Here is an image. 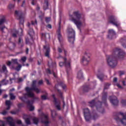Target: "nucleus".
Segmentation results:
<instances>
[{"label":"nucleus","instance_id":"nucleus-1","mask_svg":"<svg viewBox=\"0 0 126 126\" xmlns=\"http://www.w3.org/2000/svg\"><path fill=\"white\" fill-rule=\"evenodd\" d=\"M126 56V53L120 48H116L113 50L112 54L106 58L107 63L109 66L114 68L118 64V59H123Z\"/></svg>","mask_w":126,"mask_h":126},{"label":"nucleus","instance_id":"nucleus-2","mask_svg":"<svg viewBox=\"0 0 126 126\" xmlns=\"http://www.w3.org/2000/svg\"><path fill=\"white\" fill-rule=\"evenodd\" d=\"M37 83V80H34L32 81V87L30 88L29 87H27L26 88V91L27 93L25 94L28 97H30L31 98H34V96L35 95L31 91H35L36 94H39L40 93V89L36 86V84Z\"/></svg>","mask_w":126,"mask_h":126},{"label":"nucleus","instance_id":"nucleus-3","mask_svg":"<svg viewBox=\"0 0 126 126\" xmlns=\"http://www.w3.org/2000/svg\"><path fill=\"white\" fill-rule=\"evenodd\" d=\"M64 61L63 62H60L59 63L60 66H63V65L66 68V72L67 75L68 82L69 83H71L72 82V78L68 74V71L70 70L71 66H70V63H71V61L70 60H67V59L65 57L63 58Z\"/></svg>","mask_w":126,"mask_h":126},{"label":"nucleus","instance_id":"nucleus-4","mask_svg":"<svg viewBox=\"0 0 126 126\" xmlns=\"http://www.w3.org/2000/svg\"><path fill=\"white\" fill-rule=\"evenodd\" d=\"M73 14L76 18H74L72 15H70V17L72 18L71 21L76 25L77 28L81 30V26H82V23L80 21L81 18V14H79V11L73 12Z\"/></svg>","mask_w":126,"mask_h":126},{"label":"nucleus","instance_id":"nucleus-5","mask_svg":"<svg viewBox=\"0 0 126 126\" xmlns=\"http://www.w3.org/2000/svg\"><path fill=\"white\" fill-rule=\"evenodd\" d=\"M84 116L86 122H90L92 117L94 120H97V118L99 117V116L96 113L95 111H93V115L91 116L90 110L87 108L84 109Z\"/></svg>","mask_w":126,"mask_h":126},{"label":"nucleus","instance_id":"nucleus-6","mask_svg":"<svg viewBox=\"0 0 126 126\" xmlns=\"http://www.w3.org/2000/svg\"><path fill=\"white\" fill-rule=\"evenodd\" d=\"M114 120L117 122V124L121 123L122 125L126 124V112H122L115 113L114 114Z\"/></svg>","mask_w":126,"mask_h":126},{"label":"nucleus","instance_id":"nucleus-7","mask_svg":"<svg viewBox=\"0 0 126 126\" xmlns=\"http://www.w3.org/2000/svg\"><path fill=\"white\" fill-rule=\"evenodd\" d=\"M89 104L90 105V107L92 108H94V107H95L96 108L97 111L99 112V113H101V114H104L105 112V110L104 108L102 107V102L100 101H98L96 103H95V99H93L91 101L89 102Z\"/></svg>","mask_w":126,"mask_h":126},{"label":"nucleus","instance_id":"nucleus-8","mask_svg":"<svg viewBox=\"0 0 126 126\" xmlns=\"http://www.w3.org/2000/svg\"><path fill=\"white\" fill-rule=\"evenodd\" d=\"M67 32L68 33V42L73 45L74 44V41H75V31L72 29L68 28L67 29Z\"/></svg>","mask_w":126,"mask_h":126},{"label":"nucleus","instance_id":"nucleus-9","mask_svg":"<svg viewBox=\"0 0 126 126\" xmlns=\"http://www.w3.org/2000/svg\"><path fill=\"white\" fill-rule=\"evenodd\" d=\"M43 51L45 52V57H46V58L49 59V60L48 62V64H52V63H53V61L50 56V53H51V49L50 48V46H48V45H43Z\"/></svg>","mask_w":126,"mask_h":126},{"label":"nucleus","instance_id":"nucleus-10","mask_svg":"<svg viewBox=\"0 0 126 126\" xmlns=\"http://www.w3.org/2000/svg\"><path fill=\"white\" fill-rule=\"evenodd\" d=\"M15 15L18 16V20H19L20 25H22L23 27L24 26V19L25 18V16H24V14L21 11L16 10L15 11Z\"/></svg>","mask_w":126,"mask_h":126},{"label":"nucleus","instance_id":"nucleus-11","mask_svg":"<svg viewBox=\"0 0 126 126\" xmlns=\"http://www.w3.org/2000/svg\"><path fill=\"white\" fill-rule=\"evenodd\" d=\"M91 54L90 53H85L84 56L83 57L82 59V63L83 65H88L90 62V58Z\"/></svg>","mask_w":126,"mask_h":126},{"label":"nucleus","instance_id":"nucleus-12","mask_svg":"<svg viewBox=\"0 0 126 126\" xmlns=\"http://www.w3.org/2000/svg\"><path fill=\"white\" fill-rule=\"evenodd\" d=\"M108 23L114 25L116 27H119L120 26V23L117 20V18L113 15L110 16L108 18Z\"/></svg>","mask_w":126,"mask_h":126},{"label":"nucleus","instance_id":"nucleus-13","mask_svg":"<svg viewBox=\"0 0 126 126\" xmlns=\"http://www.w3.org/2000/svg\"><path fill=\"white\" fill-rule=\"evenodd\" d=\"M19 98L20 100H21V101L24 103H26L28 104V106H29L30 107L33 105V103H34V100L38 99V97H35L33 99L26 101L25 100H27V97H26V96L19 97Z\"/></svg>","mask_w":126,"mask_h":126},{"label":"nucleus","instance_id":"nucleus-14","mask_svg":"<svg viewBox=\"0 0 126 126\" xmlns=\"http://www.w3.org/2000/svg\"><path fill=\"white\" fill-rule=\"evenodd\" d=\"M110 101L113 105V106H118L119 105V100L116 96H110Z\"/></svg>","mask_w":126,"mask_h":126},{"label":"nucleus","instance_id":"nucleus-15","mask_svg":"<svg viewBox=\"0 0 126 126\" xmlns=\"http://www.w3.org/2000/svg\"><path fill=\"white\" fill-rule=\"evenodd\" d=\"M52 97L54 99L53 102L55 103L56 108L58 111H61V110H62L61 108V102L58 101V99L56 98V95L53 94Z\"/></svg>","mask_w":126,"mask_h":126},{"label":"nucleus","instance_id":"nucleus-16","mask_svg":"<svg viewBox=\"0 0 126 126\" xmlns=\"http://www.w3.org/2000/svg\"><path fill=\"white\" fill-rule=\"evenodd\" d=\"M83 93H87L90 91L91 88L89 85H84L81 88Z\"/></svg>","mask_w":126,"mask_h":126},{"label":"nucleus","instance_id":"nucleus-17","mask_svg":"<svg viewBox=\"0 0 126 126\" xmlns=\"http://www.w3.org/2000/svg\"><path fill=\"white\" fill-rule=\"evenodd\" d=\"M96 76L97 78H98V79L101 81V82H103V79H104V77H105V75H104V73L100 71H98V73L96 74Z\"/></svg>","mask_w":126,"mask_h":126},{"label":"nucleus","instance_id":"nucleus-18","mask_svg":"<svg viewBox=\"0 0 126 126\" xmlns=\"http://www.w3.org/2000/svg\"><path fill=\"white\" fill-rule=\"evenodd\" d=\"M108 96V93L107 92H103L102 94V100L103 103H104L107 106V97Z\"/></svg>","mask_w":126,"mask_h":126},{"label":"nucleus","instance_id":"nucleus-19","mask_svg":"<svg viewBox=\"0 0 126 126\" xmlns=\"http://www.w3.org/2000/svg\"><path fill=\"white\" fill-rule=\"evenodd\" d=\"M7 123L10 126H15V123L13 122V119L11 117L6 118Z\"/></svg>","mask_w":126,"mask_h":126},{"label":"nucleus","instance_id":"nucleus-20","mask_svg":"<svg viewBox=\"0 0 126 126\" xmlns=\"http://www.w3.org/2000/svg\"><path fill=\"white\" fill-rule=\"evenodd\" d=\"M116 35V32L113 30H109L108 31V35L107 37L108 39H113V37Z\"/></svg>","mask_w":126,"mask_h":126},{"label":"nucleus","instance_id":"nucleus-21","mask_svg":"<svg viewBox=\"0 0 126 126\" xmlns=\"http://www.w3.org/2000/svg\"><path fill=\"white\" fill-rule=\"evenodd\" d=\"M57 34L58 35V39L59 42L61 43L62 40L63 39V36L62 35V33L61 32V27H59V28L57 30Z\"/></svg>","mask_w":126,"mask_h":126},{"label":"nucleus","instance_id":"nucleus-22","mask_svg":"<svg viewBox=\"0 0 126 126\" xmlns=\"http://www.w3.org/2000/svg\"><path fill=\"white\" fill-rule=\"evenodd\" d=\"M121 43H122V46L124 48H126V36H125L123 38H122L120 40Z\"/></svg>","mask_w":126,"mask_h":126},{"label":"nucleus","instance_id":"nucleus-23","mask_svg":"<svg viewBox=\"0 0 126 126\" xmlns=\"http://www.w3.org/2000/svg\"><path fill=\"white\" fill-rule=\"evenodd\" d=\"M77 77L79 79H81V78H83V74L82 73L81 70L79 71V72H78Z\"/></svg>","mask_w":126,"mask_h":126},{"label":"nucleus","instance_id":"nucleus-24","mask_svg":"<svg viewBox=\"0 0 126 126\" xmlns=\"http://www.w3.org/2000/svg\"><path fill=\"white\" fill-rule=\"evenodd\" d=\"M58 115L57 111L56 110H51V117L53 119H55V117Z\"/></svg>","mask_w":126,"mask_h":126},{"label":"nucleus","instance_id":"nucleus-25","mask_svg":"<svg viewBox=\"0 0 126 126\" xmlns=\"http://www.w3.org/2000/svg\"><path fill=\"white\" fill-rule=\"evenodd\" d=\"M6 106H7L6 110H8L10 109V105H11V102L10 100H6L5 101Z\"/></svg>","mask_w":126,"mask_h":126},{"label":"nucleus","instance_id":"nucleus-26","mask_svg":"<svg viewBox=\"0 0 126 126\" xmlns=\"http://www.w3.org/2000/svg\"><path fill=\"white\" fill-rule=\"evenodd\" d=\"M44 3H45L46 5L43 6V9L44 10H46V9H48L49 7V2L48 1V0H45L44 1Z\"/></svg>","mask_w":126,"mask_h":126},{"label":"nucleus","instance_id":"nucleus-27","mask_svg":"<svg viewBox=\"0 0 126 126\" xmlns=\"http://www.w3.org/2000/svg\"><path fill=\"white\" fill-rule=\"evenodd\" d=\"M111 86V83H105L104 84V90H106V89H109V87Z\"/></svg>","mask_w":126,"mask_h":126},{"label":"nucleus","instance_id":"nucleus-28","mask_svg":"<svg viewBox=\"0 0 126 126\" xmlns=\"http://www.w3.org/2000/svg\"><path fill=\"white\" fill-rule=\"evenodd\" d=\"M0 72H7V70L6 69V66L5 65H3L2 67V69H0Z\"/></svg>","mask_w":126,"mask_h":126},{"label":"nucleus","instance_id":"nucleus-29","mask_svg":"<svg viewBox=\"0 0 126 126\" xmlns=\"http://www.w3.org/2000/svg\"><path fill=\"white\" fill-rule=\"evenodd\" d=\"M32 122L33 124H34L35 125H38L39 123V119L37 118H33L32 119Z\"/></svg>","mask_w":126,"mask_h":126},{"label":"nucleus","instance_id":"nucleus-30","mask_svg":"<svg viewBox=\"0 0 126 126\" xmlns=\"http://www.w3.org/2000/svg\"><path fill=\"white\" fill-rule=\"evenodd\" d=\"M18 44H22L21 46V48H22L24 46V44H23V39L21 37L19 38V40H18Z\"/></svg>","mask_w":126,"mask_h":126},{"label":"nucleus","instance_id":"nucleus-31","mask_svg":"<svg viewBox=\"0 0 126 126\" xmlns=\"http://www.w3.org/2000/svg\"><path fill=\"white\" fill-rule=\"evenodd\" d=\"M4 29H7L5 26H2L0 27V30L2 32V33H5L4 32Z\"/></svg>","mask_w":126,"mask_h":126},{"label":"nucleus","instance_id":"nucleus-32","mask_svg":"<svg viewBox=\"0 0 126 126\" xmlns=\"http://www.w3.org/2000/svg\"><path fill=\"white\" fill-rule=\"evenodd\" d=\"M10 95V100H14L15 99L16 97L15 95L13 93H10L9 94Z\"/></svg>","mask_w":126,"mask_h":126},{"label":"nucleus","instance_id":"nucleus-33","mask_svg":"<svg viewBox=\"0 0 126 126\" xmlns=\"http://www.w3.org/2000/svg\"><path fill=\"white\" fill-rule=\"evenodd\" d=\"M57 92L59 94L60 97H61V99H63V93L59 89H57Z\"/></svg>","mask_w":126,"mask_h":126},{"label":"nucleus","instance_id":"nucleus-34","mask_svg":"<svg viewBox=\"0 0 126 126\" xmlns=\"http://www.w3.org/2000/svg\"><path fill=\"white\" fill-rule=\"evenodd\" d=\"M59 84L60 86L62 87L63 89H65V88H66V85H65V84H63V83L60 82Z\"/></svg>","mask_w":126,"mask_h":126},{"label":"nucleus","instance_id":"nucleus-35","mask_svg":"<svg viewBox=\"0 0 126 126\" xmlns=\"http://www.w3.org/2000/svg\"><path fill=\"white\" fill-rule=\"evenodd\" d=\"M25 123L27 125H31V121H30V118H26L25 119Z\"/></svg>","mask_w":126,"mask_h":126},{"label":"nucleus","instance_id":"nucleus-36","mask_svg":"<svg viewBox=\"0 0 126 126\" xmlns=\"http://www.w3.org/2000/svg\"><path fill=\"white\" fill-rule=\"evenodd\" d=\"M12 63L13 64H18V62L17 59H12L11 60Z\"/></svg>","mask_w":126,"mask_h":126},{"label":"nucleus","instance_id":"nucleus-37","mask_svg":"<svg viewBox=\"0 0 126 126\" xmlns=\"http://www.w3.org/2000/svg\"><path fill=\"white\" fill-rule=\"evenodd\" d=\"M21 67H22V65H21V64H18V66H17L15 68V69H16V70H17V71H19V70H20V69H21Z\"/></svg>","mask_w":126,"mask_h":126},{"label":"nucleus","instance_id":"nucleus-38","mask_svg":"<svg viewBox=\"0 0 126 126\" xmlns=\"http://www.w3.org/2000/svg\"><path fill=\"white\" fill-rule=\"evenodd\" d=\"M4 22H5V19L4 18L0 19V26L2 25V24H3Z\"/></svg>","mask_w":126,"mask_h":126},{"label":"nucleus","instance_id":"nucleus-39","mask_svg":"<svg viewBox=\"0 0 126 126\" xmlns=\"http://www.w3.org/2000/svg\"><path fill=\"white\" fill-rule=\"evenodd\" d=\"M41 122L42 124H45V126H48L50 124L48 121H42Z\"/></svg>","mask_w":126,"mask_h":126},{"label":"nucleus","instance_id":"nucleus-40","mask_svg":"<svg viewBox=\"0 0 126 126\" xmlns=\"http://www.w3.org/2000/svg\"><path fill=\"white\" fill-rule=\"evenodd\" d=\"M41 38L44 40H46L47 39V37L46 36V33H41Z\"/></svg>","mask_w":126,"mask_h":126},{"label":"nucleus","instance_id":"nucleus-41","mask_svg":"<svg viewBox=\"0 0 126 126\" xmlns=\"http://www.w3.org/2000/svg\"><path fill=\"white\" fill-rule=\"evenodd\" d=\"M17 34H18V31H16V33H12V36L14 38H16L17 37Z\"/></svg>","mask_w":126,"mask_h":126},{"label":"nucleus","instance_id":"nucleus-42","mask_svg":"<svg viewBox=\"0 0 126 126\" xmlns=\"http://www.w3.org/2000/svg\"><path fill=\"white\" fill-rule=\"evenodd\" d=\"M63 50V48L62 46L61 47H61L58 48V52H59V53H62Z\"/></svg>","mask_w":126,"mask_h":126},{"label":"nucleus","instance_id":"nucleus-43","mask_svg":"<svg viewBox=\"0 0 126 126\" xmlns=\"http://www.w3.org/2000/svg\"><path fill=\"white\" fill-rule=\"evenodd\" d=\"M45 21L46 23H49L51 21V17H46L45 18Z\"/></svg>","mask_w":126,"mask_h":126},{"label":"nucleus","instance_id":"nucleus-44","mask_svg":"<svg viewBox=\"0 0 126 126\" xmlns=\"http://www.w3.org/2000/svg\"><path fill=\"white\" fill-rule=\"evenodd\" d=\"M0 126H5V122L3 121H0Z\"/></svg>","mask_w":126,"mask_h":126},{"label":"nucleus","instance_id":"nucleus-45","mask_svg":"<svg viewBox=\"0 0 126 126\" xmlns=\"http://www.w3.org/2000/svg\"><path fill=\"white\" fill-rule=\"evenodd\" d=\"M121 103L122 104L123 106H126V100H122Z\"/></svg>","mask_w":126,"mask_h":126},{"label":"nucleus","instance_id":"nucleus-46","mask_svg":"<svg viewBox=\"0 0 126 126\" xmlns=\"http://www.w3.org/2000/svg\"><path fill=\"white\" fill-rule=\"evenodd\" d=\"M21 61H23V63H25L26 60H27V58L26 57H23L21 58Z\"/></svg>","mask_w":126,"mask_h":126},{"label":"nucleus","instance_id":"nucleus-47","mask_svg":"<svg viewBox=\"0 0 126 126\" xmlns=\"http://www.w3.org/2000/svg\"><path fill=\"white\" fill-rule=\"evenodd\" d=\"M41 97L42 100H47V97L48 96L46 95H41Z\"/></svg>","mask_w":126,"mask_h":126},{"label":"nucleus","instance_id":"nucleus-48","mask_svg":"<svg viewBox=\"0 0 126 126\" xmlns=\"http://www.w3.org/2000/svg\"><path fill=\"white\" fill-rule=\"evenodd\" d=\"M14 7V5L12 4H10L8 6V8H9V9H12V8H13Z\"/></svg>","mask_w":126,"mask_h":126},{"label":"nucleus","instance_id":"nucleus-49","mask_svg":"<svg viewBox=\"0 0 126 126\" xmlns=\"http://www.w3.org/2000/svg\"><path fill=\"white\" fill-rule=\"evenodd\" d=\"M31 26V24H30V23H29V22H28V24H27L28 27H29V28H30L31 31H33V29L30 28Z\"/></svg>","mask_w":126,"mask_h":126},{"label":"nucleus","instance_id":"nucleus-50","mask_svg":"<svg viewBox=\"0 0 126 126\" xmlns=\"http://www.w3.org/2000/svg\"><path fill=\"white\" fill-rule=\"evenodd\" d=\"M37 3V1L36 0H32V5H35Z\"/></svg>","mask_w":126,"mask_h":126},{"label":"nucleus","instance_id":"nucleus-51","mask_svg":"<svg viewBox=\"0 0 126 126\" xmlns=\"http://www.w3.org/2000/svg\"><path fill=\"white\" fill-rule=\"evenodd\" d=\"M16 123L17 125H22V122L21 120H17Z\"/></svg>","mask_w":126,"mask_h":126},{"label":"nucleus","instance_id":"nucleus-52","mask_svg":"<svg viewBox=\"0 0 126 126\" xmlns=\"http://www.w3.org/2000/svg\"><path fill=\"white\" fill-rule=\"evenodd\" d=\"M45 81L46 82V83H47V85H51V83H50V81H49V79L46 78L45 79Z\"/></svg>","mask_w":126,"mask_h":126},{"label":"nucleus","instance_id":"nucleus-53","mask_svg":"<svg viewBox=\"0 0 126 126\" xmlns=\"http://www.w3.org/2000/svg\"><path fill=\"white\" fill-rule=\"evenodd\" d=\"M30 111H31L32 112V111H34V109H35V108L34 107V106H30Z\"/></svg>","mask_w":126,"mask_h":126},{"label":"nucleus","instance_id":"nucleus-54","mask_svg":"<svg viewBox=\"0 0 126 126\" xmlns=\"http://www.w3.org/2000/svg\"><path fill=\"white\" fill-rule=\"evenodd\" d=\"M38 84L39 85H42V84H43V80H39L38 82Z\"/></svg>","mask_w":126,"mask_h":126},{"label":"nucleus","instance_id":"nucleus-55","mask_svg":"<svg viewBox=\"0 0 126 126\" xmlns=\"http://www.w3.org/2000/svg\"><path fill=\"white\" fill-rule=\"evenodd\" d=\"M117 81H118V78L117 77H114L113 79V82L116 83Z\"/></svg>","mask_w":126,"mask_h":126},{"label":"nucleus","instance_id":"nucleus-56","mask_svg":"<svg viewBox=\"0 0 126 126\" xmlns=\"http://www.w3.org/2000/svg\"><path fill=\"white\" fill-rule=\"evenodd\" d=\"M117 86L118 87V88H120L121 89H123V87L122 86L120 85V84L118 83L116 84Z\"/></svg>","mask_w":126,"mask_h":126},{"label":"nucleus","instance_id":"nucleus-57","mask_svg":"<svg viewBox=\"0 0 126 126\" xmlns=\"http://www.w3.org/2000/svg\"><path fill=\"white\" fill-rule=\"evenodd\" d=\"M44 117V119H45V120H47V121L49 120V116H48V115H45Z\"/></svg>","mask_w":126,"mask_h":126},{"label":"nucleus","instance_id":"nucleus-58","mask_svg":"<svg viewBox=\"0 0 126 126\" xmlns=\"http://www.w3.org/2000/svg\"><path fill=\"white\" fill-rule=\"evenodd\" d=\"M11 64H12V61H11V62L9 61V62H8L7 63V65H8V66L10 65Z\"/></svg>","mask_w":126,"mask_h":126},{"label":"nucleus","instance_id":"nucleus-59","mask_svg":"<svg viewBox=\"0 0 126 126\" xmlns=\"http://www.w3.org/2000/svg\"><path fill=\"white\" fill-rule=\"evenodd\" d=\"M6 114H7V111H3L2 112V115H5Z\"/></svg>","mask_w":126,"mask_h":126},{"label":"nucleus","instance_id":"nucleus-60","mask_svg":"<svg viewBox=\"0 0 126 126\" xmlns=\"http://www.w3.org/2000/svg\"><path fill=\"white\" fill-rule=\"evenodd\" d=\"M47 27L49 28V29H52V25L51 24H48L47 26Z\"/></svg>","mask_w":126,"mask_h":126},{"label":"nucleus","instance_id":"nucleus-61","mask_svg":"<svg viewBox=\"0 0 126 126\" xmlns=\"http://www.w3.org/2000/svg\"><path fill=\"white\" fill-rule=\"evenodd\" d=\"M43 63V61H41L40 62L38 61H37V64L38 65H41V63Z\"/></svg>","mask_w":126,"mask_h":126},{"label":"nucleus","instance_id":"nucleus-62","mask_svg":"<svg viewBox=\"0 0 126 126\" xmlns=\"http://www.w3.org/2000/svg\"><path fill=\"white\" fill-rule=\"evenodd\" d=\"M47 72H48V73H49L50 74H51L52 71H51V70H50V69H47Z\"/></svg>","mask_w":126,"mask_h":126},{"label":"nucleus","instance_id":"nucleus-63","mask_svg":"<svg viewBox=\"0 0 126 126\" xmlns=\"http://www.w3.org/2000/svg\"><path fill=\"white\" fill-rule=\"evenodd\" d=\"M18 108H21V107H22V103H19L18 104Z\"/></svg>","mask_w":126,"mask_h":126},{"label":"nucleus","instance_id":"nucleus-64","mask_svg":"<svg viewBox=\"0 0 126 126\" xmlns=\"http://www.w3.org/2000/svg\"><path fill=\"white\" fill-rule=\"evenodd\" d=\"M52 73H53L54 77L57 78V75L56 74V73H55V72H54V71H52Z\"/></svg>","mask_w":126,"mask_h":126}]
</instances>
